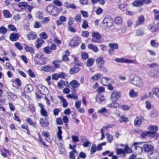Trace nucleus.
<instances>
[{
    "instance_id": "nucleus-1",
    "label": "nucleus",
    "mask_w": 159,
    "mask_h": 159,
    "mask_svg": "<svg viewBox=\"0 0 159 159\" xmlns=\"http://www.w3.org/2000/svg\"><path fill=\"white\" fill-rule=\"evenodd\" d=\"M96 64L98 68L103 72L107 73L108 70L104 66L105 61L103 59V58L102 57H99L96 60Z\"/></svg>"
},
{
    "instance_id": "nucleus-2",
    "label": "nucleus",
    "mask_w": 159,
    "mask_h": 159,
    "mask_svg": "<svg viewBox=\"0 0 159 159\" xmlns=\"http://www.w3.org/2000/svg\"><path fill=\"white\" fill-rule=\"evenodd\" d=\"M148 131L150 132V137L157 139L159 137V134L157 133L158 130V127L156 125H150L148 127Z\"/></svg>"
},
{
    "instance_id": "nucleus-3",
    "label": "nucleus",
    "mask_w": 159,
    "mask_h": 159,
    "mask_svg": "<svg viewBox=\"0 0 159 159\" xmlns=\"http://www.w3.org/2000/svg\"><path fill=\"white\" fill-rule=\"evenodd\" d=\"M143 148L145 152L148 153V156L149 158H151V155L155 153L154 147L151 144H144L143 146Z\"/></svg>"
},
{
    "instance_id": "nucleus-4",
    "label": "nucleus",
    "mask_w": 159,
    "mask_h": 159,
    "mask_svg": "<svg viewBox=\"0 0 159 159\" xmlns=\"http://www.w3.org/2000/svg\"><path fill=\"white\" fill-rule=\"evenodd\" d=\"M83 66V63L81 62H76L74 63L73 67L70 68L69 70L70 74H74L79 72L81 70V67Z\"/></svg>"
},
{
    "instance_id": "nucleus-5",
    "label": "nucleus",
    "mask_w": 159,
    "mask_h": 159,
    "mask_svg": "<svg viewBox=\"0 0 159 159\" xmlns=\"http://www.w3.org/2000/svg\"><path fill=\"white\" fill-rule=\"evenodd\" d=\"M46 10L50 15L55 16L57 14V7L53 5H49L46 8Z\"/></svg>"
},
{
    "instance_id": "nucleus-6",
    "label": "nucleus",
    "mask_w": 159,
    "mask_h": 159,
    "mask_svg": "<svg viewBox=\"0 0 159 159\" xmlns=\"http://www.w3.org/2000/svg\"><path fill=\"white\" fill-rule=\"evenodd\" d=\"M67 87L70 88L71 87V89L74 93L76 91V89L79 88L80 85V83L76 80H74L71 81L70 83L68 82Z\"/></svg>"
},
{
    "instance_id": "nucleus-7",
    "label": "nucleus",
    "mask_w": 159,
    "mask_h": 159,
    "mask_svg": "<svg viewBox=\"0 0 159 159\" xmlns=\"http://www.w3.org/2000/svg\"><path fill=\"white\" fill-rule=\"evenodd\" d=\"M110 80V79L108 77H103L101 80V82L103 85L107 87V88L108 90L112 91L114 90V88L112 85L110 84H107L108 82Z\"/></svg>"
},
{
    "instance_id": "nucleus-8",
    "label": "nucleus",
    "mask_w": 159,
    "mask_h": 159,
    "mask_svg": "<svg viewBox=\"0 0 159 159\" xmlns=\"http://www.w3.org/2000/svg\"><path fill=\"white\" fill-rule=\"evenodd\" d=\"M131 83L134 85L138 87H141L143 85L142 80L138 76L134 77L132 80Z\"/></svg>"
},
{
    "instance_id": "nucleus-9",
    "label": "nucleus",
    "mask_w": 159,
    "mask_h": 159,
    "mask_svg": "<svg viewBox=\"0 0 159 159\" xmlns=\"http://www.w3.org/2000/svg\"><path fill=\"white\" fill-rule=\"evenodd\" d=\"M102 23L107 28H109L112 25V20L110 17H106L103 19Z\"/></svg>"
},
{
    "instance_id": "nucleus-10",
    "label": "nucleus",
    "mask_w": 159,
    "mask_h": 159,
    "mask_svg": "<svg viewBox=\"0 0 159 159\" xmlns=\"http://www.w3.org/2000/svg\"><path fill=\"white\" fill-rule=\"evenodd\" d=\"M108 46L110 47V49L108 50V52L110 55L113 54L114 53V51L119 48V45L117 43H109Z\"/></svg>"
},
{
    "instance_id": "nucleus-11",
    "label": "nucleus",
    "mask_w": 159,
    "mask_h": 159,
    "mask_svg": "<svg viewBox=\"0 0 159 159\" xmlns=\"http://www.w3.org/2000/svg\"><path fill=\"white\" fill-rule=\"evenodd\" d=\"M145 21V19L144 16L143 15L139 16L138 17L137 20L135 21L134 27L136 28L139 26L143 25L144 24Z\"/></svg>"
},
{
    "instance_id": "nucleus-12",
    "label": "nucleus",
    "mask_w": 159,
    "mask_h": 159,
    "mask_svg": "<svg viewBox=\"0 0 159 159\" xmlns=\"http://www.w3.org/2000/svg\"><path fill=\"white\" fill-rule=\"evenodd\" d=\"M38 105L41 108L40 112L42 116L45 117V119L48 120L49 116L47 111L45 109L44 106L41 103H39Z\"/></svg>"
},
{
    "instance_id": "nucleus-13",
    "label": "nucleus",
    "mask_w": 159,
    "mask_h": 159,
    "mask_svg": "<svg viewBox=\"0 0 159 159\" xmlns=\"http://www.w3.org/2000/svg\"><path fill=\"white\" fill-rule=\"evenodd\" d=\"M115 61L117 62L126 63H135L136 60H130L128 59H124L123 57L121 58H116L115 59Z\"/></svg>"
},
{
    "instance_id": "nucleus-14",
    "label": "nucleus",
    "mask_w": 159,
    "mask_h": 159,
    "mask_svg": "<svg viewBox=\"0 0 159 159\" xmlns=\"http://www.w3.org/2000/svg\"><path fill=\"white\" fill-rule=\"evenodd\" d=\"M92 41L94 43H101V41H99L101 39V36L98 32H93L92 34Z\"/></svg>"
},
{
    "instance_id": "nucleus-15",
    "label": "nucleus",
    "mask_w": 159,
    "mask_h": 159,
    "mask_svg": "<svg viewBox=\"0 0 159 159\" xmlns=\"http://www.w3.org/2000/svg\"><path fill=\"white\" fill-rule=\"evenodd\" d=\"M38 89L40 94L46 95L48 93V89L47 88L42 84H39L38 86Z\"/></svg>"
},
{
    "instance_id": "nucleus-16",
    "label": "nucleus",
    "mask_w": 159,
    "mask_h": 159,
    "mask_svg": "<svg viewBox=\"0 0 159 159\" xmlns=\"http://www.w3.org/2000/svg\"><path fill=\"white\" fill-rule=\"evenodd\" d=\"M144 119L142 116H137L134 121V125L136 127H139L141 125L142 121Z\"/></svg>"
},
{
    "instance_id": "nucleus-17",
    "label": "nucleus",
    "mask_w": 159,
    "mask_h": 159,
    "mask_svg": "<svg viewBox=\"0 0 159 159\" xmlns=\"http://www.w3.org/2000/svg\"><path fill=\"white\" fill-rule=\"evenodd\" d=\"M121 97L120 93L118 91H114L111 95V99L112 101L115 102Z\"/></svg>"
},
{
    "instance_id": "nucleus-18",
    "label": "nucleus",
    "mask_w": 159,
    "mask_h": 159,
    "mask_svg": "<svg viewBox=\"0 0 159 159\" xmlns=\"http://www.w3.org/2000/svg\"><path fill=\"white\" fill-rule=\"evenodd\" d=\"M80 43V40L78 37H74L70 43V45L71 46L75 47L78 46Z\"/></svg>"
},
{
    "instance_id": "nucleus-19",
    "label": "nucleus",
    "mask_w": 159,
    "mask_h": 159,
    "mask_svg": "<svg viewBox=\"0 0 159 159\" xmlns=\"http://www.w3.org/2000/svg\"><path fill=\"white\" fill-rule=\"evenodd\" d=\"M48 120L45 119L43 118H40L39 122V124L42 126L44 127H48L50 124V123Z\"/></svg>"
},
{
    "instance_id": "nucleus-20",
    "label": "nucleus",
    "mask_w": 159,
    "mask_h": 159,
    "mask_svg": "<svg viewBox=\"0 0 159 159\" xmlns=\"http://www.w3.org/2000/svg\"><path fill=\"white\" fill-rule=\"evenodd\" d=\"M152 93L151 92L149 93V97L150 98L153 97V94H155L157 97L159 98V89L157 88H153L152 89Z\"/></svg>"
},
{
    "instance_id": "nucleus-21",
    "label": "nucleus",
    "mask_w": 159,
    "mask_h": 159,
    "mask_svg": "<svg viewBox=\"0 0 159 159\" xmlns=\"http://www.w3.org/2000/svg\"><path fill=\"white\" fill-rule=\"evenodd\" d=\"M42 70L45 72H54L55 69L54 66H52L47 65L42 67Z\"/></svg>"
},
{
    "instance_id": "nucleus-22",
    "label": "nucleus",
    "mask_w": 159,
    "mask_h": 159,
    "mask_svg": "<svg viewBox=\"0 0 159 159\" xmlns=\"http://www.w3.org/2000/svg\"><path fill=\"white\" fill-rule=\"evenodd\" d=\"M20 36V35L19 34L12 33L9 36V39L11 41H16L18 39Z\"/></svg>"
},
{
    "instance_id": "nucleus-23",
    "label": "nucleus",
    "mask_w": 159,
    "mask_h": 159,
    "mask_svg": "<svg viewBox=\"0 0 159 159\" xmlns=\"http://www.w3.org/2000/svg\"><path fill=\"white\" fill-rule=\"evenodd\" d=\"M24 45L25 46L24 49L26 52H29L31 54L34 53L35 51L33 48L30 47L25 43L24 44Z\"/></svg>"
},
{
    "instance_id": "nucleus-24",
    "label": "nucleus",
    "mask_w": 159,
    "mask_h": 159,
    "mask_svg": "<svg viewBox=\"0 0 159 159\" xmlns=\"http://www.w3.org/2000/svg\"><path fill=\"white\" fill-rule=\"evenodd\" d=\"M98 113L102 114L104 116H108L110 114L109 111L106 109L105 107H103L98 111Z\"/></svg>"
},
{
    "instance_id": "nucleus-25",
    "label": "nucleus",
    "mask_w": 159,
    "mask_h": 159,
    "mask_svg": "<svg viewBox=\"0 0 159 159\" xmlns=\"http://www.w3.org/2000/svg\"><path fill=\"white\" fill-rule=\"evenodd\" d=\"M68 84V81H65L62 80H61L59 82L57 83V86L59 88L61 89L63 88V86L67 87Z\"/></svg>"
},
{
    "instance_id": "nucleus-26",
    "label": "nucleus",
    "mask_w": 159,
    "mask_h": 159,
    "mask_svg": "<svg viewBox=\"0 0 159 159\" xmlns=\"http://www.w3.org/2000/svg\"><path fill=\"white\" fill-rule=\"evenodd\" d=\"M28 39L29 40H34L36 39L37 36L36 34L34 32H30L27 35Z\"/></svg>"
},
{
    "instance_id": "nucleus-27",
    "label": "nucleus",
    "mask_w": 159,
    "mask_h": 159,
    "mask_svg": "<svg viewBox=\"0 0 159 159\" xmlns=\"http://www.w3.org/2000/svg\"><path fill=\"white\" fill-rule=\"evenodd\" d=\"M136 35L137 36H142L144 34V31L141 27H139L136 31Z\"/></svg>"
},
{
    "instance_id": "nucleus-28",
    "label": "nucleus",
    "mask_w": 159,
    "mask_h": 159,
    "mask_svg": "<svg viewBox=\"0 0 159 159\" xmlns=\"http://www.w3.org/2000/svg\"><path fill=\"white\" fill-rule=\"evenodd\" d=\"M36 42L37 43L36 44V47L37 48H39L42 46V44L44 43V41L41 38H38L37 39Z\"/></svg>"
},
{
    "instance_id": "nucleus-29",
    "label": "nucleus",
    "mask_w": 159,
    "mask_h": 159,
    "mask_svg": "<svg viewBox=\"0 0 159 159\" xmlns=\"http://www.w3.org/2000/svg\"><path fill=\"white\" fill-rule=\"evenodd\" d=\"M62 62V61L61 60H55L53 61L52 64L54 65V68H58L60 67V63Z\"/></svg>"
},
{
    "instance_id": "nucleus-30",
    "label": "nucleus",
    "mask_w": 159,
    "mask_h": 159,
    "mask_svg": "<svg viewBox=\"0 0 159 159\" xmlns=\"http://www.w3.org/2000/svg\"><path fill=\"white\" fill-rule=\"evenodd\" d=\"M57 129L58 130L57 132V135L58 138L59 140H62V136L61 135L63 132L61 130V127L60 126H58Z\"/></svg>"
},
{
    "instance_id": "nucleus-31",
    "label": "nucleus",
    "mask_w": 159,
    "mask_h": 159,
    "mask_svg": "<svg viewBox=\"0 0 159 159\" xmlns=\"http://www.w3.org/2000/svg\"><path fill=\"white\" fill-rule=\"evenodd\" d=\"M33 89V86L32 84H28L24 88V91L26 93H29L32 91Z\"/></svg>"
},
{
    "instance_id": "nucleus-32",
    "label": "nucleus",
    "mask_w": 159,
    "mask_h": 159,
    "mask_svg": "<svg viewBox=\"0 0 159 159\" xmlns=\"http://www.w3.org/2000/svg\"><path fill=\"white\" fill-rule=\"evenodd\" d=\"M0 152L1 155L4 157H7V154H10V152L5 148H2L0 150Z\"/></svg>"
},
{
    "instance_id": "nucleus-33",
    "label": "nucleus",
    "mask_w": 159,
    "mask_h": 159,
    "mask_svg": "<svg viewBox=\"0 0 159 159\" xmlns=\"http://www.w3.org/2000/svg\"><path fill=\"white\" fill-rule=\"evenodd\" d=\"M58 97L61 100V102H62L63 107L64 108L67 107L68 106V104L67 102L66 101V100L62 96H58Z\"/></svg>"
},
{
    "instance_id": "nucleus-34",
    "label": "nucleus",
    "mask_w": 159,
    "mask_h": 159,
    "mask_svg": "<svg viewBox=\"0 0 159 159\" xmlns=\"http://www.w3.org/2000/svg\"><path fill=\"white\" fill-rule=\"evenodd\" d=\"M132 5L135 7H140L143 6V3L141 0H135L133 2Z\"/></svg>"
},
{
    "instance_id": "nucleus-35",
    "label": "nucleus",
    "mask_w": 159,
    "mask_h": 159,
    "mask_svg": "<svg viewBox=\"0 0 159 159\" xmlns=\"http://www.w3.org/2000/svg\"><path fill=\"white\" fill-rule=\"evenodd\" d=\"M28 3L26 2H22L18 3V7L22 9H25L28 6Z\"/></svg>"
},
{
    "instance_id": "nucleus-36",
    "label": "nucleus",
    "mask_w": 159,
    "mask_h": 159,
    "mask_svg": "<svg viewBox=\"0 0 159 159\" xmlns=\"http://www.w3.org/2000/svg\"><path fill=\"white\" fill-rule=\"evenodd\" d=\"M129 95L132 98H135L138 95V93L137 92H135L134 89H131L129 91Z\"/></svg>"
},
{
    "instance_id": "nucleus-37",
    "label": "nucleus",
    "mask_w": 159,
    "mask_h": 159,
    "mask_svg": "<svg viewBox=\"0 0 159 159\" xmlns=\"http://www.w3.org/2000/svg\"><path fill=\"white\" fill-rule=\"evenodd\" d=\"M26 121L28 124L34 127H36L37 124L36 122L32 121V119L30 118H27L26 119Z\"/></svg>"
},
{
    "instance_id": "nucleus-38",
    "label": "nucleus",
    "mask_w": 159,
    "mask_h": 159,
    "mask_svg": "<svg viewBox=\"0 0 159 159\" xmlns=\"http://www.w3.org/2000/svg\"><path fill=\"white\" fill-rule=\"evenodd\" d=\"M66 54L64 55L62 57V61H69V58L68 56L70 55V52L68 51H66L65 52Z\"/></svg>"
},
{
    "instance_id": "nucleus-39",
    "label": "nucleus",
    "mask_w": 159,
    "mask_h": 159,
    "mask_svg": "<svg viewBox=\"0 0 159 159\" xmlns=\"http://www.w3.org/2000/svg\"><path fill=\"white\" fill-rule=\"evenodd\" d=\"M95 59L93 58H89L88 59L86 63L87 67L92 66L93 64Z\"/></svg>"
},
{
    "instance_id": "nucleus-40",
    "label": "nucleus",
    "mask_w": 159,
    "mask_h": 159,
    "mask_svg": "<svg viewBox=\"0 0 159 159\" xmlns=\"http://www.w3.org/2000/svg\"><path fill=\"white\" fill-rule=\"evenodd\" d=\"M88 48L95 52H97L98 51V49L97 46L92 44H89L88 45Z\"/></svg>"
},
{
    "instance_id": "nucleus-41",
    "label": "nucleus",
    "mask_w": 159,
    "mask_h": 159,
    "mask_svg": "<svg viewBox=\"0 0 159 159\" xmlns=\"http://www.w3.org/2000/svg\"><path fill=\"white\" fill-rule=\"evenodd\" d=\"M150 43L152 47L154 48H157L159 47V43L157 42L156 40H151Z\"/></svg>"
},
{
    "instance_id": "nucleus-42",
    "label": "nucleus",
    "mask_w": 159,
    "mask_h": 159,
    "mask_svg": "<svg viewBox=\"0 0 159 159\" xmlns=\"http://www.w3.org/2000/svg\"><path fill=\"white\" fill-rule=\"evenodd\" d=\"M153 12L154 14L155 19L159 21V11L157 9H154L153 10Z\"/></svg>"
},
{
    "instance_id": "nucleus-43",
    "label": "nucleus",
    "mask_w": 159,
    "mask_h": 159,
    "mask_svg": "<svg viewBox=\"0 0 159 159\" xmlns=\"http://www.w3.org/2000/svg\"><path fill=\"white\" fill-rule=\"evenodd\" d=\"M114 22L118 25H121L122 23V19L121 17H116L115 18Z\"/></svg>"
},
{
    "instance_id": "nucleus-44",
    "label": "nucleus",
    "mask_w": 159,
    "mask_h": 159,
    "mask_svg": "<svg viewBox=\"0 0 159 159\" xmlns=\"http://www.w3.org/2000/svg\"><path fill=\"white\" fill-rule=\"evenodd\" d=\"M101 76V74L100 73H98L92 76L91 79L93 81L98 80L100 79Z\"/></svg>"
},
{
    "instance_id": "nucleus-45",
    "label": "nucleus",
    "mask_w": 159,
    "mask_h": 159,
    "mask_svg": "<svg viewBox=\"0 0 159 159\" xmlns=\"http://www.w3.org/2000/svg\"><path fill=\"white\" fill-rule=\"evenodd\" d=\"M119 121L121 123H127L129 122V120L127 117H125L124 116H122L120 117Z\"/></svg>"
},
{
    "instance_id": "nucleus-46",
    "label": "nucleus",
    "mask_w": 159,
    "mask_h": 159,
    "mask_svg": "<svg viewBox=\"0 0 159 159\" xmlns=\"http://www.w3.org/2000/svg\"><path fill=\"white\" fill-rule=\"evenodd\" d=\"M42 135L45 137V140L48 142H50V140L49 138V133L46 131H43L42 132Z\"/></svg>"
},
{
    "instance_id": "nucleus-47",
    "label": "nucleus",
    "mask_w": 159,
    "mask_h": 159,
    "mask_svg": "<svg viewBox=\"0 0 159 159\" xmlns=\"http://www.w3.org/2000/svg\"><path fill=\"white\" fill-rule=\"evenodd\" d=\"M107 107L110 108H117L119 107V104L116 102H113L108 105Z\"/></svg>"
},
{
    "instance_id": "nucleus-48",
    "label": "nucleus",
    "mask_w": 159,
    "mask_h": 159,
    "mask_svg": "<svg viewBox=\"0 0 159 159\" xmlns=\"http://www.w3.org/2000/svg\"><path fill=\"white\" fill-rule=\"evenodd\" d=\"M150 133H151L148 131H143L140 135V137L142 138H146V136L148 135L150 137Z\"/></svg>"
},
{
    "instance_id": "nucleus-49",
    "label": "nucleus",
    "mask_w": 159,
    "mask_h": 159,
    "mask_svg": "<svg viewBox=\"0 0 159 159\" xmlns=\"http://www.w3.org/2000/svg\"><path fill=\"white\" fill-rule=\"evenodd\" d=\"M3 14L5 18H9L11 17V15L8 10H4L3 11Z\"/></svg>"
},
{
    "instance_id": "nucleus-50",
    "label": "nucleus",
    "mask_w": 159,
    "mask_h": 159,
    "mask_svg": "<svg viewBox=\"0 0 159 159\" xmlns=\"http://www.w3.org/2000/svg\"><path fill=\"white\" fill-rule=\"evenodd\" d=\"M128 6L127 4H122L119 5L120 9L123 11H125L127 9V7Z\"/></svg>"
},
{
    "instance_id": "nucleus-51",
    "label": "nucleus",
    "mask_w": 159,
    "mask_h": 159,
    "mask_svg": "<svg viewBox=\"0 0 159 159\" xmlns=\"http://www.w3.org/2000/svg\"><path fill=\"white\" fill-rule=\"evenodd\" d=\"M75 153H77V152L76 150H72V151L70 152L69 153V157L70 159H75Z\"/></svg>"
},
{
    "instance_id": "nucleus-52",
    "label": "nucleus",
    "mask_w": 159,
    "mask_h": 159,
    "mask_svg": "<svg viewBox=\"0 0 159 159\" xmlns=\"http://www.w3.org/2000/svg\"><path fill=\"white\" fill-rule=\"evenodd\" d=\"M97 150V148L95 144H93L90 149V154L91 155L93 154Z\"/></svg>"
},
{
    "instance_id": "nucleus-53",
    "label": "nucleus",
    "mask_w": 159,
    "mask_h": 159,
    "mask_svg": "<svg viewBox=\"0 0 159 159\" xmlns=\"http://www.w3.org/2000/svg\"><path fill=\"white\" fill-rule=\"evenodd\" d=\"M7 30V29L4 26H2L0 27V33L2 34H6Z\"/></svg>"
},
{
    "instance_id": "nucleus-54",
    "label": "nucleus",
    "mask_w": 159,
    "mask_h": 159,
    "mask_svg": "<svg viewBox=\"0 0 159 159\" xmlns=\"http://www.w3.org/2000/svg\"><path fill=\"white\" fill-rule=\"evenodd\" d=\"M44 52L46 54H50L52 52L50 47L47 46L44 48H43Z\"/></svg>"
},
{
    "instance_id": "nucleus-55",
    "label": "nucleus",
    "mask_w": 159,
    "mask_h": 159,
    "mask_svg": "<svg viewBox=\"0 0 159 159\" xmlns=\"http://www.w3.org/2000/svg\"><path fill=\"white\" fill-rule=\"evenodd\" d=\"M7 27L9 30L16 32L17 31V29H16L15 26L13 25L9 24L8 25Z\"/></svg>"
},
{
    "instance_id": "nucleus-56",
    "label": "nucleus",
    "mask_w": 159,
    "mask_h": 159,
    "mask_svg": "<svg viewBox=\"0 0 159 159\" xmlns=\"http://www.w3.org/2000/svg\"><path fill=\"white\" fill-rule=\"evenodd\" d=\"M12 82L13 83H15L18 87H20L21 86V82L19 78H16L15 80H13Z\"/></svg>"
},
{
    "instance_id": "nucleus-57",
    "label": "nucleus",
    "mask_w": 159,
    "mask_h": 159,
    "mask_svg": "<svg viewBox=\"0 0 159 159\" xmlns=\"http://www.w3.org/2000/svg\"><path fill=\"white\" fill-rule=\"evenodd\" d=\"M21 127L23 129H25L27 131V133L28 135L30 134V132L29 130V127L28 125H22Z\"/></svg>"
},
{
    "instance_id": "nucleus-58",
    "label": "nucleus",
    "mask_w": 159,
    "mask_h": 159,
    "mask_svg": "<svg viewBox=\"0 0 159 159\" xmlns=\"http://www.w3.org/2000/svg\"><path fill=\"white\" fill-rule=\"evenodd\" d=\"M66 97L67 98H70L71 99H74L75 100L77 99L78 97L76 95H75L73 93H72L71 94H69L66 95Z\"/></svg>"
},
{
    "instance_id": "nucleus-59",
    "label": "nucleus",
    "mask_w": 159,
    "mask_h": 159,
    "mask_svg": "<svg viewBox=\"0 0 159 159\" xmlns=\"http://www.w3.org/2000/svg\"><path fill=\"white\" fill-rule=\"evenodd\" d=\"M89 27V25L88 22L86 20H84L83 21V23L82 25V27L84 29H85Z\"/></svg>"
},
{
    "instance_id": "nucleus-60",
    "label": "nucleus",
    "mask_w": 159,
    "mask_h": 159,
    "mask_svg": "<svg viewBox=\"0 0 159 159\" xmlns=\"http://www.w3.org/2000/svg\"><path fill=\"white\" fill-rule=\"evenodd\" d=\"M107 139L108 142L111 143L113 139V136L111 135L109 133H107L106 134Z\"/></svg>"
},
{
    "instance_id": "nucleus-61",
    "label": "nucleus",
    "mask_w": 159,
    "mask_h": 159,
    "mask_svg": "<svg viewBox=\"0 0 159 159\" xmlns=\"http://www.w3.org/2000/svg\"><path fill=\"white\" fill-rule=\"evenodd\" d=\"M39 37H40V38L42 39H46L48 38V36L46 34V33L44 32H42L40 34Z\"/></svg>"
},
{
    "instance_id": "nucleus-62",
    "label": "nucleus",
    "mask_w": 159,
    "mask_h": 159,
    "mask_svg": "<svg viewBox=\"0 0 159 159\" xmlns=\"http://www.w3.org/2000/svg\"><path fill=\"white\" fill-rule=\"evenodd\" d=\"M50 20V19L49 17H45L44 18H43V19L42 20V22L43 24H46L48 23Z\"/></svg>"
},
{
    "instance_id": "nucleus-63",
    "label": "nucleus",
    "mask_w": 159,
    "mask_h": 159,
    "mask_svg": "<svg viewBox=\"0 0 159 159\" xmlns=\"http://www.w3.org/2000/svg\"><path fill=\"white\" fill-rule=\"evenodd\" d=\"M81 57L83 59L85 60L89 57V55L86 52H84L81 53Z\"/></svg>"
},
{
    "instance_id": "nucleus-64",
    "label": "nucleus",
    "mask_w": 159,
    "mask_h": 159,
    "mask_svg": "<svg viewBox=\"0 0 159 159\" xmlns=\"http://www.w3.org/2000/svg\"><path fill=\"white\" fill-rule=\"evenodd\" d=\"M74 19L75 20L78 22H80L81 20V17L80 15L77 14L75 17Z\"/></svg>"
}]
</instances>
